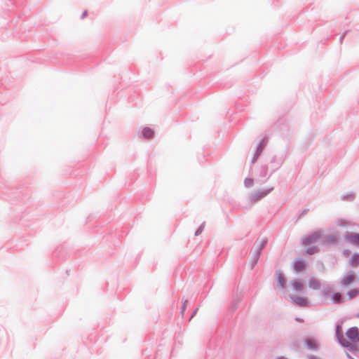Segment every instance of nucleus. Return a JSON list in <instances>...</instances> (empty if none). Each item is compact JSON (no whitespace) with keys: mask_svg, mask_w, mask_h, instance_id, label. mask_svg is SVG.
Masks as SVG:
<instances>
[{"mask_svg":"<svg viewBox=\"0 0 359 359\" xmlns=\"http://www.w3.org/2000/svg\"><path fill=\"white\" fill-rule=\"evenodd\" d=\"M203 226H201V227H200V228H199V229L196 231L195 235H196V236L199 235V234L201 233V231H202V230H203Z\"/></svg>","mask_w":359,"mask_h":359,"instance_id":"16","label":"nucleus"},{"mask_svg":"<svg viewBox=\"0 0 359 359\" xmlns=\"http://www.w3.org/2000/svg\"><path fill=\"white\" fill-rule=\"evenodd\" d=\"M349 243L353 245L359 246V234H353L347 238Z\"/></svg>","mask_w":359,"mask_h":359,"instance_id":"4","label":"nucleus"},{"mask_svg":"<svg viewBox=\"0 0 359 359\" xmlns=\"http://www.w3.org/2000/svg\"><path fill=\"white\" fill-rule=\"evenodd\" d=\"M264 195H266V194H264L262 195V196H260V198L264 197Z\"/></svg>","mask_w":359,"mask_h":359,"instance_id":"23","label":"nucleus"},{"mask_svg":"<svg viewBox=\"0 0 359 359\" xmlns=\"http://www.w3.org/2000/svg\"><path fill=\"white\" fill-rule=\"evenodd\" d=\"M245 182H246V183L248 182V184H250L251 183V181H250V180H249V182H248V180H245Z\"/></svg>","mask_w":359,"mask_h":359,"instance_id":"21","label":"nucleus"},{"mask_svg":"<svg viewBox=\"0 0 359 359\" xmlns=\"http://www.w3.org/2000/svg\"><path fill=\"white\" fill-rule=\"evenodd\" d=\"M245 182H246V183L248 182V184H250L251 183V181H250V180H249V182H248V180H245Z\"/></svg>","mask_w":359,"mask_h":359,"instance_id":"22","label":"nucleus"},{"mask_svg":"<svg viewBox=\"0 0 359 359\" xmlns=\"http://www.w3.org/2000/svg\"><path fill=\"white\" fill-rule=\"evenodd\" d=\"M277 279H278V281L280 287H283L284 285H285V279H284L283 276L281 273H278L277 275Z\"/></svg>","mask_w":359,"mask_h":359,"instance_id":"13","label":"nucleus"},{"mask_svg":"<svg viewBox=\"0 0 359 359\" xmlns=\"http://www.w3.org/2000/svg\"><path fill=\"white\" fill-rule=\"evenodd\" d=\"M305 343L307 346V348H310V349H316V347H317V344H316V342L315 340L313 339H307L306 341H305Z\"/></svg>","mask_w":359,"mask_h":359,"instance_id":"9","label":"nucleus"},{"mask_svg":"<svg viewBox=\"0 0 359 359\" xmlns=\"http://www.w3.org/2000/svg\"><path fill=\"white\" fill-rule=\"evenodd\" d=\"M87 15V11H84L83 14H82V16H81V18H84Z\"/></svg>","mask_w":359,"mask_h":359,"instance_id":"18","label":"nucleus"},{"mask_svg":"<svg viewBox=\"0 0 359 359\" xmlns=\"http://www.w3.org/2000/svg\"><path fill=\"white\" fill-rule=\"evenodd\" d=\"M308 285L310 289L316 290L320 289V283L319 280H318L316 278H311L308 281Z\"/></svg>","mask_w":359,"mask_h":359,"instance_id":"2","label":"nucleus"},{"mask_svg":"<svg viewBox=\"0 0 359 359\" xmlns=\"http://www.w3.org/2000/svg\"><path fill=\"white\" fill-rule=\"evenodd\" d=\"M354 276L352 273H348L343 278L341 283L344 285H348L354 280Z\"/></svg>","mask_w":359,"mask_h":359,"instance_id":"6","label":"nucleus"},{"mask_svg":"<svg viewBox=\"0 0 359 359\" xmlns=\"http://www.w3.org/2000/svg\"><path fill=\"white\" fill-rule=\"evenodd\" d=\"M318 238V234L313 233V235H311L309 237H306V238H304V245L309 244V243H312L313 241H316Z\"/></svg>","mask_w":359,"mask_h":359,"instance_id":"8","label":"nucleus"},{"mask_svg":"<svg viewBox=\"0 0 359 359\" xmlns=\"http://www.w3.org/2000/svg\"><path fill=\"white\" fill-rule=\"evenodd\" d=\"M358 293H359V290L358 289H354L348 293V295H349L350 298H353V297H355L356 295H358Z\"/></svg>","mask_w":359,"mask_h":359,"instance_id":"14","label":"nucleus"},{"mask_svg":"<svg viewBox=\"0 0 359 359\" xmlns=\"http://www.w3.org/2000/svg\"><path fill=\"white\" fill-rule=\"evenodd\" d=\"M351 264L354 266H357L359 265V255H353L351 259Z\"/></svg>","mask_w":359,"mask_h":359,"instance_id":"11","label":"nucleus"},{"mask_svg":"<svg viewBox=\"0 0 359 359\" xmlns=\"http://www.w3.org/2000/svg\"><path fill=\"white\" fill-rule=\"evenodd\" d=\"M186 306H187V302H184V304H183V307H182V312H184V310H185V309H186Z\"/></svg>","mask_w":359,"mask_h":359,"instance_id":"17","label":"nucleus"},{"mask_svg":"<svg viewBox=\"0 0 359 359\" xmlns=\"http://www.w3.org/2000/svg\"><path fill=\"white\" fill-rule=\"evenodd\" d=\"M293 302L299 306H307V300L302 297H297L292 299Z\"/></svg>","mask_w":359,"mask_h":359,"instance_id":"3","label":"nucleus"},{"mask_svg":"<svg viewBox=\"0 0 359 359\" xmlns=\"http://www.w3.org/2000/svg\"><path fill=\"white\" fill-rule=\"evenodd\" d=\"M306 252H307V253H309V255H312V254H313L314 252H316V248H309V249H308V250H306Z\"/></svg>","mask_w":359,"mask_h":359,"instance_id":"15","label":"nucleus"},{"mask_svg":"<svg viewBox=\"0 0 359 359\" xmlns=\"http://www.w3.org/2000/svg\"><path fill=\"white\" fill-rule=\"evenodd\" d=\"M337 336L339 343L350 351H358L359 344V330L357 327L349 328L345 334L341 333V327H337Z\"/></svg>","mask_w":359,"mask_h":359,"instance_id":"1","label":"nucleus"},{"mask_svg":"<svg viewBox=\"0 0 359 359\" xmlns=\"http://www.w3.org/2000/svg\"><path fill=\"white\" fill-rule=\"evenodd\" d=\"M277 359H286V358H284V357H279V358H278Z\"/></svg>","mask_w":359,"mask_h":359,"instance_id":"19","label":"nucleus"},{"mask_svg":"<svg viewBox=\"0 0 359 359\" xmlns=\"http://www.w3.org/2000/svg\"><path fill=\"white\" fill-rule=\"evenodd\" d=\"M332 300L334 303H339L341 301V295L340 293H334L332 296Z\"/></svg>","mask_w":359,"mask_h":359,"instance_id":"12","label":"nucleus"},{"mask_svg":"<svg viewBox=\"0 0 359 359\" xmlns=\"http://www.w3.org/2000/svg\"><path fill=\"white\" fill-rule=\"evenodd\" d=\"M142 135L144 137L149 138L153 136L154 131L151 128H144L142 130Z\"/></svg>","mask_w":359,"mask_h":359,"instance_id":"10","label":"nucleus"},{"mask_svg":"<svg viewBox=\"0 0 359 359\" xmlns=\"http://www.w3.org/2000/svg\"><path fill=\"white\" fill-rule=\"evenodd\" d=\"M245 182H246V183L248 182V184H250L251 183V181H250V180H249V182H248V180H245Z\"/></svg>","mask_w":359,"mask_h":359,"instance_id":"20","label":"nucleus"},{"mask_svg":"<svg viewBox=\"0 0 359 359\" xmlns=\"http://www.w3.org/2000/svg\"><path fill=\"white\" fill-rule=\"evenodd\" d=\"M292 286L297 291H302L304 288V283L302 281L297 280L293 281Z\"/></svg>","mask_w":359,"mask_h":359,"instance_id":"7","label":"nucleus"},{"mask_svg":"<svg viewBox=\"0 0 359 359\" xmlns=\"http://www.w3.org/2000/svg\"><path fill=\"white\" fill-rule=\"evenodd\" d=\"M294 267L297 271L300 272L304 270L305 264L302 260H297L294 262Z\"/></svg>","mask_w":359,"mask_h":359,"instance_id":"5","label":"nucleus"}]
</instances>
